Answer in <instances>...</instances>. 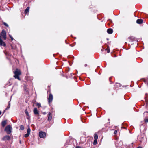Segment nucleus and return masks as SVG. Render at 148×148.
<instances>
[{
    "mask_svg": "<svg viewBox=\"0 0 148 148\" xmlns=\"http://www.w3.org/2000/svg\"><path fill=\"white\" fill-rule=\"evenodd\" d=\"M137 148H142V147L139 146Z\"/></svg>",
    "mask_w": 148,
    "mask_h": 148,
    "instance_id": "obj_31",
    "label": "nucleus"
},
{
    "mask_svg": "<svg viewBox=\"0 0 148 148\" xmlns=\"http://www.w3.org/2000/svg\"><path fill=\"white\" fill-rule=\"evenodd\" d=\"M33 112L34 114L36 115H38L39 114V112L38 111L37 108H34L33 110Z\"/></svg>",
    "mask_w": 148,
    "mask_h": 148,
    "instance_id": "obj_9",
    "label": "nucleus"
},
{
    "mask_svg": "<svg viewBox=\"0 0 148 148\" xmlns=\"http://www.w3.org/2000/svg\"><path fill=\"white\" fill-rule=\"evenodd\" d=\"M43 114L44 115H45L46 114V112H44Z\"/></svg>",
    "mask_w": 148,
    "mask_h": 148,
    "instance_id": "obj_28",
    "label": "nucleus"
},
{
    "mask_svg": "<svg viewBox=\"0 0 148 148\" xmlns=\"http://www.w3.org/2000/svg\"><path fill=\"white\" fill-rule=\"evenodd\" d=\"M53 99V96L51 94H49V97L48 98V103L49 104L52 101Z\"/></svg>",
    "mask_w": 148,
    "mask_h": 148,
    "instance_id": "obj_5",
    "label": "nucleus"
},
{
    "mask_svg": "<svg viewBox=\"0 0 148 148\" xmlns=\"http://www.w3.org/2000/svg\"><path fill=\"white\" fill-rule=\"evenodd\" d=\"M1 35L3 37L4 40L6 38V32L5 31L3 30L1 33Z\"/></svg>",
    "mask_w": 148,
    "mask_h": 148,
    "instance_id": "obj_4",
    "label": "nucleus"
},
{
    "mask_svg": "<svg viewBox=\"0 0 148 148\" xmlns=\"http://www.w3.org/2000/svg\"><path fill=\"white\" fill-rule=\"evenodd\" d=\"M24 127L23 125H21L20 126V130H23L24 129Z\"/></svg>",
    "mask_w": 148,
    "mask_h": 148,
    "instance_id": "obj_20",
    "label": "nucleus"
},
{
    "mask_svg": "<svg viewBox=\"0 0 148 148\" xmlns=\"http://www.w3.org/2000/svg\"><path fill=\"white\" fill-rule=\"evenodd\" d=\"M1 111H0V115L1 114Z\"/></svg>",
    "mask_w": 148,
    "mask_h": 148,
    "instance_id": "obj_33",
    "label": "nucleus"
},
{
    "mask_svg": "<svg viewBox=\"0 0 148 148\" xmlns=\"http://www.w3.org/2000/svg\"><path fill=\"white\" fill-rule=\"evenodd\" d=\"M113 30L112 29L109 28L107 30V32L109 34H111L113 32Z\"/></svg>",
    "mask_w": 148,
    "mask_h": 148,
    "instance_id": "obj_12",
    "label": "nucleus"
},
{
    "mask_svg": "<svg viewBox=\"0 0 148 148\" xmlns=\"http://www.w3.org/2000/svg\"><path fill=\"white\" fill-rule=\"evenodd\" d=\"M52 114L50 112H49L48 114V121H50L52 119Z\"/></svg>",
    "mask_w": 148,
    "mask_h": 148,
    "instance_id": "obj_8",
    "label": "nucleus"
},
{
    "mask_svg": "<svg viewBox=\"0 0 148 148\" xmlns=\"http://www.w3.org/2000/svg\"><path fill=\"white\" fill-rule=\"evenodd\" d=\"M12 36H11V37H10V38H12Z\"/></svg>",
    "mask_w": 148,
    "mask_h": 148,
    "instance_id": "obj_35",
    "label": "nucleus"
},
{
    "mask_svg": "<svg viewBox=\"0 0 148 148\" xmlns=\"http://www.w3.org/2000/svg\"><path fill=\"white\" fill-rule=\"evenodd\" d=\"M145 122H148V119L145 120Z\"/></svg>",
    "mask_w": 148,
    "mask_h": 148,
    "instance_id": "obj_27",
    "label": "nucleus"
},
{
    "mask_svg": "<svg viewBox=\"0 0 148 148\" xmlns=\"http://www.w3.org/2000/svg\"><path fill=\"white\" fill-rule=\"evenodd\" d=\"M106 50H107V52L108 53L110 52V49L108 46L107 48L106 49Z\"/></svg>",
    "mask_w": 148,
    "mask_h": 148,
    "instance_id": "obj_18",
    "label": "nucleus"
},
{
    "mask_svg": "<svg viewBox=\"0 0 148 148\" xmlns=\"http://www.w3.org/2000/svg\"><path fill=\"white\" fill-rule=\"evenodd\" d=\"M3 24L5 26H6L7 27H8V25L6 23L4 22H3Z\"/></svg>",
    "mask_w": 148,
    "mask_h": 148,
    "instance_id": "obj_23",
    "label": "nucleus"
},
{
    "mask_svg": "<svg viewBox=\"0 0 148 148\" xmlns=\"http://www.w3.org/2000/svg\"><path fill=\"white\" fill-rule=\"evenodd\" d=\"M9 36H10V37H11V36H11V35H9Z\"/></svg>",
    "mask_w": 148,
    "mask_h": 148,
    "instance_id": "obj_34",
    "label": "nucleus"
},
{
    "mask_svg": "<svg viewBox=\"0 0 148 148\" xmlns=\"http://www.w3.org/2000/svg\"><path fill=\"white\" fill-rule=\"evenodd\" d=\"M123 145V142L122 141H120L119 143H118L117 141V143H116V146L118 147H121Z\"/></svg>",
    "mask_w": 148,
    "mask_h": 148,
    "instance_id": "obj_10",
    "label": "nucleus"
},
{
    "mask_svg": "<svg viewBox=\"0 0 148 148\" xmlns=\"http://www.w3.org/2000/svg\"><path fill=\"white\" fill-rule=\"evenodd\" d=\"M10 139V137L8 135H6L4 136L2 138V140L4 141L7 140H9Z\"/></svg>",
    "mask_w": 148,
    "mask_h": 148,
    "instance_id": "obj_6",
    "label": "nucleus"
},
{
    "mask_svg": "<svg viewBox=\"0 0 148 148\" xmlns=\"http://www.w3.org/2000/svg\"><path fill=\"white\" fill-rule=\"evenodd\" d=\"M12 127L10 125H7L5 129V131H6L8 134H10L12 132Z\"/></svg>",
    "mask_w": 148,
    "mask_h": 148,
    "instance_id": "obj_2",
    "label": "nucleus"
},
{
    "mask_svg": "<svg viewBox=\"0 0 148 148\" xmlns=\"http://www.w3.org/2000/svg\"><path fill=\"white\" fill-rule=\"evenodd\" d=\"M97 143V140L94 139V143H93L94 145H96Z\"/></svg>",
    "mask_w": 148,
    "mask_h": 148,
    "instance_id": "obj_21",
    "label": "nucleus"
},
{
    "mask_svg": "<svg viewBox=\"0 0 148 148\" xmlns=\"http://www.w3.org/2000/svg\"><path fill=\"white\" fill-rule=\"evenodd\" d=\"M7 120L3 121L1 122V125L3 127H4L7 124Z\"/></svg>",
    "mask_w": 148,
    "mask_h": 148,
    "instance_id": "obj_11",
    "label": "nucleus"
},
{
    "mask_svg": "<svg viewBox=\"0 0 148 148\" xmlns=\"http://www.w3.org/2000/svg\"><path fill=\"white\" fill-rule=\"evenodd\" d=\"M25 113L26 114V115L27 116H29V113L27 111V110H26L25 111Z\"/></svg>",
    "mask_w": 148,
    "mask_h": 148,
    "instance_id": "obj_19",
    "label": "nucleus"
},
{
    "mask_svg": "<svg viewBox=\"0 0 148 148\" xmlns=\"http://www.w3.org/2000/svg\"><path fill=\"white\" fill-rule=\"evenodd\" d=\"M10 102H9V104L8 105L7 107L5 109V110H8L10 108Z\"/></svg>",
    "mask_w": 148,
    "mask_h": 148,
    "instance_id": "obj_16",
    "label": "nucleus"
},
{
    "mask_svg": "<svg viewBox=\"0 0 148 148\" xmlns=\"http://www.w3.org/2000/svg\"><path fill=\"white\" fill-rule=\"evenodd\" d=\"M87 66V64H85V65H84V66H85V67H86V66Z\"/></svg>",
    "mask_w": 148,
    "mask_h": 148,
    "instance_id": "obj_29",
    "label": "nucleus"
},
{
    "mask_svg": "<svg viewBox=\"0 0 148 148\" xmlns=\"http://www.w3.org/2000/svg\"><path fill=\"white\" fill-rule=\"evenodd\" d=\"M117 131L116 130H115V131H114V134H117Z\"/></svg>",
    "mask_w": 148,
    "mask_h": 148,
    "instance_id": "obj_25",
    "label": "nucleus"
},
{
    "mask_svg": "<svg viewBox=\"0 0 148 148\" xmlns=\"http://www.w3.org/2000/svg\"><path fill=\"white\" fill-rule=\"evenodd\" d=\"M29 9V7H27V8H26V9H25V13L26 14H27V13H28V12Z\"/></svg>",
    "mask_w": 148,
    "mask_h": 148,
    "instance_id": "obj_14",
    "label": "nucleus"
},
{
    "mask_svg": "<svg viewBox=\"0 0 148 148\" xmlns=\"http://www.w3.org/2000/svg\"><path fill=\"white\" fill-rule=\"evenodd\" d=\"M143 21L141 19H138L136 21V23L138 24H141L143 23Z\"/></svg>",
    "mask_w": 148,
    "mask_h": 148,
    "instance_id": "obj_13",
    "label": "nucleus"
},
{
    "mask_svg": "<svg viewBox=\"0 0 148 148\" xmlns=\"http://www.w3.org/2000/svg\"><path fill=\"white\" fill-rule=\"evenodd\" d=\"M37 106L38 107H41V104L40 103H37Z\"/></svg>",
    "mask_w": 148,
    "mask_h": 148,
    "instance_id": "obj_24",
    "label": "nucleus"
},
{
    "mask_svg": "<svg viewBox=\"0 0 148 148\" xmlns=\"http://www.w3.org/2000/svg\"><path fill=\"white\" fill-rule=\"evenodd\" d=\"M81 139H84V140H85V137H82L81 138Z\"/></svg>",
    "mask_w": 148,
    "mask_h": 148,
    "instance_id": "obj_26",
    "label": "nucleus"
},
{
    "mask_svg": "<svg viewBox=\"0 0 148 148\" xmlns=\"http://www.w3.org/2000/svg\"><path fill=\"white\" fill-rule=\"evenodd\" d=\"M11 40H12V41L13 40H14L13 38V37H12V38H11Z\"/></svg>",
    "mask_w": 148,
    "mask_h": 148,
    "instance_id": "obj_30",
    "label": "nucleus"
},
{
    "mask_svg": "<svg viewBox=\"0 0 148 148\" xmlns=\"http://www.w3.org/2000/svg\"><path fill=\"white\" fill-rule=\"evenodd\" d=\"M98 136L97 135L96 133L95 134L94 136V139L97 140L98 139Z\"/></svg>",
    "mask_w": 148,
    "mask_h": 148,
    "instance_id": "obj_15",
    "label": "nucleus"
},
{
    "mask_svg": "<svg viewBox=\"0 0 148 148\" xmlns=\"http://www.w3.org/2000/svg\"><path fill=\"white\" fill-rule=\"evenodd\" d=\"M30 134H28V133H27L26 134H25V135H24V137H28L29 135Z\"/></svg>",
    "mask_w": 148,
    "mask_h": 148,
    "instance_id": "obj_22",
    "label": "nucleus"
},
{
    "mask_svg": "<svg viewBox=\"0 0 148 148\" xmlns=\"http://www.w3.org/2000/svg\"><path fill=\"white\" fill-rule=\"evenodd\" d=\"M15 75L14 77L16 78L17 79L19 80H20L21 79L19 78V76L21 74V73L20 71L17 69L14 72Z\"/></svg>",
    "mask_w": 148,
    "mask_h": 148,
    "instance_id": "obj_1",
    "label": "nucleus"
},
{
    "mask_svg": "<svg viewBox=\"0 0 148 148\" xmlns=\"http://www.w3.org/2000/svg\"><path fill=\"white\" fill-rule=\"evenodd\" d=\"M90 146V143H89V145H88V146Z\"/></svg>",
    "mask_w": 148,
    "mask_h": 148,
    "instance_id": "obj_32",
    "label": "nucleus"
},
{
    "mask_svg": "<svg viewBox=\"0 0 148 148\" xmlns=\"http://www.w3.org/2000/svg\"><path fill=\"white\" fill-rule=\"evenodd\" d=\"M0 45L1 46H3L4 47H5L6 46L5 43L1 39V35H0Z\"/></svg>",
    "mask_w": 148,
    "mask_h": 148,
    "instance_id": "obj_7",
    "label": "nucleus"
},
{
    "mask_svg": "<svg viewBox=\"0 0 148 148\" xmlns=\"http://www.w3.org/2000/svg\"><path fill=\"white\" fill-rule=\"evenodd\" d=\"M39 134L40 137L41 138H44L46 136V133L44 132L41 131L40 132Z\"/></svg>",
    "mask_w": 148,
    "mask_h": 148,
    "instance_id": "obj_3",
    "label": "nucleus"
},
{
    "mask_svg": "<svg viewBox=\"0 0 148 148\" xmlns=\"http://www.w3.org/2000/svg\"><path fill=\"white\" fill-rule=\"evenodd\" d=\"M31 130L29 128H28L27 130V133L30 134Z\"/></svg>",
    "mask_w": 148,
    "mask_h": 148,
    "instance_id": "obj_17",
    "label": "nucleus"
}]
</instances>
